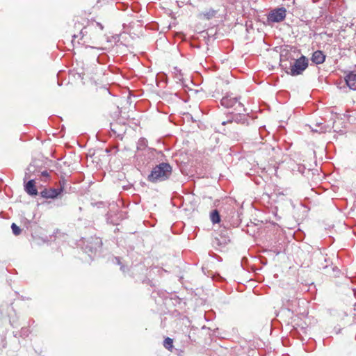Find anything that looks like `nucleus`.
<instances>
[{"instance_id": "4", "label": "nucleus", "mask_w": 356, "mask_h": 356, "mask_svg": "<svg viewBox=\"0 0 356 356\" xmlns=\"http://www.w3.org/2000/svg\"><path fill=\"white\" fill-rule=\"evenodd\" d=\"M286 10L284 7L277 8L273 10L267 16L269 22H280L286 17Z\"/></svg>"}, {"instance_id": "18", "label": "nucleus", "mask_w": 356, "mask_h": 356, "mask_svg": "<svg viewBox=\"0 0 356 356\" xmlns=\"http://www.w3.org/2000/svg\"><path fill=\"white\" fill-rule=\"evenodd\" d=\"M148 151H150L151 152H156V149H152V148H148L147 149Z\"/></svg>"}, {"instance_id": "12", "label": "nucleus", "mask_w": 356, "mask_h": 356, "mask_svg": "<svg viewBox=\"0 0 356 356\" xmlns=\"http://www.w3.org/2000/svg\"><path fill=\"white\" fill-rule=\"evenodd\" d=\"M163 346L166 349L172 350L173 348V340L170 337H166L163 341Z\"/></svg>"}, {"instance_id": "13", "label": "nucleus", "mask_w": 356, "mask_h": 356, "mask_svg": "<svg viewBox=\"0 0 356 356\" xmlns=\"http://www.w3.org/2000/svg\"><path fill=\"white\" fill-rule=\"evenodd\" d=\"M11 229H12L13 233L15 236H18L21 234V229L15 223H13L11 225Z\"/></svg>"}, {"instance_id": "16", "label": "nucleus", "mask_w": 356, "mask_h": 356, "mask_svg": "<svg viewBox=\"0 0 356 356\" xmlns=\"http://www.w3.org/2000/svg\"><path fill=\"white\" fill-rule=\"evenodd\" d=\"M95 25H96L97 27H99V29H100L101 31H102V30L104 29V26H103V25H102L101 23H99V22H96V23H95Z\"/></svg>"}, {"instance_id": "17", "label": "nucleus", "mask_w": 356, "mask_h": 356, "mask_svg": "<svg viewBox=\"0 0 356 356\" xmlns=\"http://www.w3.org/2000/svg\"><path fill=\"white\" fill-rule=\"evenodd\" d=\"M95 240L97 241V243L99 244V246L102 245V241L99 238H96Z\"/></svg>"}, {"instance_id": "15", "label": "nucleus", "mask_w": 356, "mask_h": 356, "mask_svg": "<svg viewBox=\"0 0 356 356\" xmlns=\"http://www.w3.org/2000/svg\"><path fill=\"white\" fill-rule=\"evenodd\" d=\"M41 175H42L43 177H45V178H46V179H44V181H46L47 179H49V177H50L49 173V172H48V171H47V170L42 171V172H41Z\"/></svg>"}, {"instance_id": "10", "label": "nucleus", "mask_w": 356, "mask_h": 356, "mask_svg": "<svg viewBox=\"0 0 356 356\" xmlns=\"http://www.w3.org/2000/svg\"><path fill=\"white\" fill-rule=\"evenodd\" d=\"M137 150L143 151L147 148V140L145 138H140L137 142Z\"/></svg>"}, {"instance_id": "2", "label": "nucleus", "mask_w": 356, "mask_h": 356, "mask_svg": "<svg viewBox=\"0 0 356 356\" xmlns=\"http://www.w3.org/2000/svg\"><path fill=\"white\" fill-rule=\"evenodd\" d=\"M308 65V58L303 55L297 59L291 58L289 66L290 71H287V73L292 76H298L302 74L303 72L307 68Z\"/></svg>"}, {"instance_id": "11", "label": "nucleus", "mask_w": 356, "mask_h": 356, "mask_svg": "<svg viewBox=\"0 0 356 356\" xmlns=\"http://www.w3.org/2000/svg\"><path fill=\"white\" fill-rule=\"evenodd\" d=\"M210 220L213 224L219 223L220 222V216L218 210L214 209L210 213Z\"/></svg>"}, {"instance_id": "9", "label": "nucleus", "mask_w": 356, "mask_h": 356, "mask_svg": "<svg viewBox=\"0 0 356 356\" xmlns=\"http://www.w3.org/2000/svg\"><path fill=\"white\" fill-rule=\"evenodd\" d=\"M216 15V11L212 8L206 12L200 13L199 17L200 19H211Z\"/></svg>"}, {"instance_id": "3", "label": "nucleus", "mask_w": 356, "mask_h": 356, "mask_svg": "<svg viewBox=\"0 0 356 356\" xmlns=\"http://www.w3.org/2000/svg\"><path fill=\"white\" fill-rule=\"evenodd\" d=\"M240 97H234L227 95L223 97L220 101L221 105L227 108H233L235 112L240 114L245 111V106L240 101Z\"/></svg>"}, {"instance_id": "19", "label": "nucleus", "mask_w": 356, "mask_h": 356, "mask_svg": "<svg viewBox=\"0 0 356 356\" xmlns=\"http://www.w3.org/2000/svg\"><path fill=\"white\" fill-rule=\"evenodd\" d=\"M83 29H83L81 31V32H80V34H81V35H82V36L84 35Z\"/></svg>"}, {"instance_id": "8", "label": "nucleus", "mask_w": 356, "mask_h": 356, "mask_svg": "<svg viewBox=\"0 0 356 356\" xmlns=\"http://www.w3.org/2000/svg\"><path fill=\"white\" fill-rule=\"evenodd\" d=\"M25 191L30 195H36L38 190L33 179L29 180L24 186Z\"/></svg>"}, {"instance_id": "1", "label": "nucleus", "mask_w": 356, "mask_h": 356, "mask_svg": "<svg viewBox=\"0 0 356 356\" xmlns=\"http://www.w3.org/2000/svg\"><path fill=\"white\" fill-rule=\"evenodd\" d=\"M172 172V168L168 163H161L152 168L147 179L152 183L162 182L168 180Z\"/></svg>"}, {"instance_id": "5", "label": "nucleus", "mask_w": 356, "mask_h": 356, "mask_svg": "<svg viewBox=\"0 0 356 356\" xmlns=\"http://www.w3.org/2000/svg\"><path fill=\"white\" fill-rule=\"evenodd\" d=\"M345 81L350 89L356 90V66L354 70L347 73L345 76Z\"/></svg>"}, {"instance_id": "6", "label": "nucleus", "mask_w": 356, "mask_h": 356, "mask_svg": "<svg viewBox=\"0 0 356 356\" xmlns=\"http://www.w3.org/2000/svg\"><path fill=\"white\" fill-rule=\"evenodd\" d=\"M41 196L46 199H54L62 194V189L54 188H45L40 193Z\"/></svg>"}, {"instance_id": "7", "label": "nucleus", "mask_w": 356, "mask_h": 356, "mask_svg": "<svg viewBox=\"0 0 356 356\" xmlns=\"http://www.w3.org/2000/svg\"><path fill=\"white\" fill-rule=\"evenodd\" d=\"M311 60L316 65L322 64L325 60V55L322 51L316 50L312 54Z\"/></svg>"}, {"instance_id": "14", "label": "nucleus", "mask_w": 356, "mask_h": 356, "mask_svg": "<svg viewBox=\"0 0 356 356\" xmlns=\"http://www.w3.org/2000/svg\"><path fill=\"white\" fill-rule=\"evenodd\" d=\"M65 185H66V180L65 178L62 177L59 180V186H60L57 189H62V193H63L65 190Z\"/></svg>"}]
</instances>
